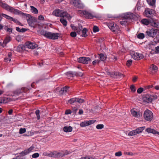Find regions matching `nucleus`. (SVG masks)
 <instances>
[{
  "instance_id": "37998d69",
  "label": "nucleus",
  "mask_w": 159,
  "mask_h": 159,
  "mask_svg": "<svg viewBox=\"0 0 159 159\" xmlns=\"http://www.w3.org/2000/svg\"><path fill=\"white\" fill-rule=\"evenodd\" d=\"M75 102H76V98H73L68 101L69 103L70 104L73 103Z\"/></svg>"
},
{
  "instance_id": "49530a36",
  "label": "nucleus",
  "mask_w": 159,
  "mask_h": 159,
  "mask_svg": "<svg viewBox=\"0 0 159 159\" xmlns=\"http://www.w3.org/2000/svg\"><path fill=\"white\" fill-rule=\"evenodd\" d=\"M80 126L83 127L88 126L87 121H84L81 122L80 124Z\"/></svg>"
},
{
  "instance_id": "3c124183",
  "label": "nucleus",
  "mask_w": 159,
  "mask_h": 159,
  "mask_svg": "<svg viewBox=\"0 0 159 159\" xmlns=\"http://www.w3.org/2000/svg\"><path fill=\"white\" fill-rule=\"evenodd\" d=\"M103 127L104 125L103 124H98L96 126L97 129H102L103 128Z\"/></svg>"
},
{
  "instance_id": "aec40b11",
  "label": "nucleus",
  "mask_w": 159,
  "mask_h": 159,
  "mask_svg": "<svg viewBox=\"0 0 159 159\" xmlns=\"http://www.w3.org/2000/svg\"><path fill=\"white\" fill-rule=\"evenodd\" d=\"M150 24L152 26L154 27H159V22H157L156 20H154L152 18H151V19L150 20Z\"/></svg>"
},
{
  "instance_id": "2eb2a0df",
  "label": "nucleus",
  "mask_w": 159,
  "mask_h": 159,
  "mask_svg": "<svg viewBox=\"0 0 159 159\" xmlns=\"http://www.w3.org/2000/svg\"><path fill=\"white\" fill-rule=\"evenodd\" d=\"M40 34L41 35L44 36L45 37L51 39L52 33L42 30L40 31Z\"/></svg>"
},
{
  "instance_id": "a19ab883",
  "label": "nucleus",
  "mask_w": 159,
  "mask_h": 159,
  "mask_svg": "<svg viewBox=\"0 0 159 159\" xmlns=\"http://www.w3.org/2000/svg\"><path fill=\"white\" fill-rule=\"evenodd\" d=\"M57 157H62L66 155L67 154H66L65 153H64L63 152H57Z\"/></svg>"
},
{
  "instance_id": "cd10ccee",
  "label": "nucleus",
  "mask_w": 159,
  "mask_h": 159,
  "mask_svg": "<svg viewBox=\"0 0 159 159\" xmlns=\"http://www.w3.org/2000/svg\"><path fill=\"white\" fill-rule=\"evenodd\" d=\"M73 75H74V73H72L71 72H67L66 73V75L68 78L71 80H72L73 79Z\"/></svg>"
},
{
  "instance_id": "9d476101",
  "label": "nucleus",
  "mask_w": 159,
  "mask_h": 159,
  "mask_svg": "<svg viewBox=\"0 0 159 159\" xmlns=\"http://www.w3.org/2000/svg\"><path fill=\"white\" fill-rule=\"evenodd\" d=\"M145 128V126L139 127L134 130H133L129 132L128 134V135L129 136H131L140 133Z\"/></svg>"
},
{
  "instance_id": "ea45409f",
  "label": "nucleus",
  "mask_w": 159,
  "mask_h": 159,
  "mask_svg": "<svg viewBox=\"0 0 159 159\" xmlns=\"http://www.w3.org/2000/svg\"><path fill=\"white\" fill-rule=\"evenodd\" d=\"M7 102L6 98L5 97H2L0 98V104L5 103Z\"/></svg>"
},
{
  "instance_id": "4d7b16f0",
  "label": "nucleus",
  "mask_w": 159,
  "mask_h": 159,
  "mask_svg": "<svg viewBox=\"0 0 159 159\" xmlns=\"http://www.w3.org/2000/svg\"><path fill=\"white\" fill-rule=\"evenodd\" d=\"M76 33L75 32H72L70 33V35L72 37H75L76 36Z\"/></svg>"
},
{
  "instance_id": "de8ad7c7",
  "label": "nucleus",
  "mask_w": 159,
  "mask_h": 159,
  "mask_svg": "<svg viewBox=\"0 0 159 159\" xmlns=\"http://www.w3.org/2000/svg\"><path fill=\"white\" fill-rule=\"evenodd\" d=\"M150 68L152 70H154L155 71L157 70V67L153 64H152L151 65Z\"/></svg>"
},
{
  "instance_id": "680f3d73",
  "label": "nucleus",
  "mask_w": 159,
  "mask_h": 159,
  "mask_svg": "<svg viewBox=\"0 0 159 159\" xmlns=\"http://www.w3.org/2000/svg\"><path fill=\"white\" fill-rule=\"evenodd\" d=\"M43 156H46L49 157L50 153L47 152H43Z\"/></svg>"
},
{
  "instance_id": "8fccbe9b",
  "label": "nucleus",
  "mask_w": 159,
  "mask_h": 159,
  "mask_svg": "<svg viewBox=\"0 0 159 159\" xmlns=\"http://www.w3.org/2000/svg\"><path fill=\"white\" fill-rule=\"evenodd\" d=\"M26 131V129L25 128H21L19 129V133L20 134H22L25 133Z\"/></svg>"
},
{
  "instance_id": "6ab92c4d",
  "label": "nucleus",
  "mask_w": 159,
  "mask_h": 159,
  "mask_svg": "<svg viewBox=\"0 0 159 159\" xmlns=\"http://www.w3.org/2000/svg\"><path fill=\"white\" fill-rule=\"evenodd\" d=\"M131 112L132 116L136 117H139L141 115V113L140 112L136 111L134 109L131 110Z\"/></svg>"
},
{
  "instance_id": "5701e85b",
  "label": "nucleus",
  "mask_w": 159,
  "mask_h": 159,
  "mask_svg": "<svg viewBox=\"0 0 159 159\" xmlns=\"http://www.w3.org/2000/svg\"><path fill=\"white\" fill-rule=\"evenodd\" d=\"M141 22L143 25H148L150 23V20H149L146 19H143L141 21Z\"/></svg>"
},
{
  "instance_id": "f704fd0d",
  "label": "nucleus",
  "mask_w": 159,
  "mask_h": 159,
  "mask_svg": "<svg viewBox=\"0 0 159 159\" xmlns=\"http://www.w3.org/2000/svg\"><path fill=\"white\" fill-rule=\"evenodd\" d=\"M87 31V30L86 28H84V29H83L82 31V34L81 35V36L82 37H87L88 35L86 34Z\"/></svg>"
},
{
  "instance_id": "2f4dec72",
  "label": "nucleus",
  "mask_w": 159,
  "mask_h": 159,
  "mask_svg": "<svg viewBox=\"0 0 159 159\" xmlns=\"http://www.w3.org/2000/svg\"><path fill=\"white\" fill-rule=\"evenodd\" d=\"M82 26L80 25H79L76 29V32L78 34H80V32L82 31Z\"/></svg>"
},
{
  "instance_id": "f03ea898",
  "label": "nucleus",
  "mask_w": 159,
  "mask_h": 159,
  "mask_svg": "<svg viewBox=\"0 0 159 159\" xmlns=\"http://www.w3.org/2000/svg\"><path fill=\"white\" fill-rule=\"evenodd\" d=\"M142 99L144 102L149 103L157 99V96L156 94L150 95L148 94L144 95Z\"/></svg>"
},
{
  "instance_id": "bb28decb",
  "label": "nucleus",
  "mask_w": 159,
  "mask_h": 159,
  "mask_svg": "<svg viewBox=\"0 0 159 159\" xmlns=\"http://www.w3.org/2000/svg\"><path fill=\"white\" fill-rule=\"evenodd\" d=\"M11 40V37H7L5 39L3 43V46H5L6 44L9 42Z\"/></svg>"
},
{
  "instance_id": "e2e57ef3",
  "label": "nucleus",
  "mask_w": 159,
  "mask_h": 159,
  "mask_svg": "<svg viewBox=\"0 0 159 159\" xmlns=\"http://www.w3.org/2000/svg\"><path fill=\"white\" fill-rule=\"evenodd\" d=\"M72 113L71 111L70 110H67L66 111L65 114L68 115Z\"/></svg>"
},
{
  "instance_id": "a211bd4d",
  "label": "nucleus",
  "mask_w": 159,
  "mask_h": 159,
  "mask_svg": "<svg viewBox=\"0 0 159 159\" xmlns=\"http://www.w3.org/2000/svg\"><path fill=\"white\" fill-rule=\"evenodd\" d=\"M0 6L8 11H9L10 8L11 7L7 4L3 2L1 0H0Z\"/></svg>"
},
{
  "instance_id": "c03bdc74",
  "label": "nucleus",
  "mask_w": 159,
  "mask_h": 159,
  "mask_svg": "<svg viewBox=\"0 0 159 159\" xmlns=\"http://www.w3.org/2000/svg\"><path fill=\"white\" fill-rule=\"evenodd\" d=\"M74 75L76 76H82L83 75V73L82 72H74Z\"/></svg>"
},
{
  "instance_id": "ddd939ff",
  "label": "nucleus",
  "mask_w": 159,
  "mask_h": 159,
  "mask_svg": "<svg viewBox=\"0 0 159 159\" xmlns=\"http://www.w3.org/2000/svg\"><path fill=\"white\" fill-rule=\"evenodd\" d=\"M90 60V58L88 57H81L78 59L79 62L84 64H88Z\"/></svg>"
},
{
  "instance_id": "4468645a",
  "label": "nucleus",
  "mask_w": 159,
  "mask_h": 159,
  "mask_svg": "<svg viewBox=\"0 0 159 159\" xmlns=\"http://www.w3.org/2000/svg\"><path fill=\"white\" fill-rule=\"evenodd\" d=\"M132 57L135 60H138L143 59L144 57L142 54H139L137 52H134L131 55Z\"/></svg>"
},
{
  "instance_id": "4c0bfd02",
  "label": "nucleus",
  "mask_w": 159,
  "mask_h": 159,
  "mask_svg": "<svg viewBox=\"0 0 159 159\" xmlns=\"http://www.w3.org/2000/svg\"><path fill=\"white\" fill-rule=\"evenodd\" d=\"M24 48V47L23 45H19L17 47L16 50L18 52H21Z\"/></svg>"
},
{
  "instance_id": "423d86ee",
  "label": "nucleus",
  "mask_w": 159,
  "mask_h": 159,
  "mask_svg": "<svg viewBox=\"0 0 159 159\" xmlns=\"http://www.w3.org/2000/svg\"><path fill=\"white\" fill-rule=\"evenodd\" d=\"M155 13V11L154 10L147 8L145 9L143 14L145 16L151 19Z\"/></svg>"
},
{
  "instance_id": "09e8293b",
  "label": "nucleus",
  "mask_w": 159,
  "mask_h": 159,
  "mask_svg": "<svg viewBox=\"0 0 159 159\" xmlns=\"http://www.w3.org/2000/svg\"><path fill=\"white\" fill-rule=\"evenodd\" d=\"M76 102L81 103H84V100L83 99L76 98Z\"/></svg>"
},
{
  "instance_id": "58836bf2",
  "label": "nucleus",
  "mask_w": 159,
  "mask_h": 159,
  "mask_svg": "<svg viewBox=\"0 0 159 159\" xmlns=\"http://www.w3.org/2000/svg\"><path fill=\"white\" fill-rule=\"evenodd\" d=\"M60 21L64 26H66L67 25V21L66 20L63 18H61L60 19Z\"/></svg>"
},
{
  "instance_id": "c9c22d12",
  "label": "nucleus",
  "mask_w": 159,
  "mask_h": 159,
  "mask_svg": "<svg viewBox=\"0 0 159 159\" xmlns=\"http://www.w3.org/2000/svg\"><path fill=\"white\" fill-rule=\"evenodd\" d=\"M67 90H56L55 92L61 95H63L65 92H66Z\"/></svg>"
},
{
  "instance_id": "c756f323",
  "label": "nucleus",
  "mask_w": 159,
  "mask_h": 159,
  "mask_svg": "<svg viewBox=\"0 0 159 159\" xmlns=\"http://www.w3.org/2000/svg\"><path fill=\"white\" fill-rule=\"evenodd\" d=\"M100 57V59L101 60L104 61L106 60L107 57L105 54L101 53L99 55Z\"/></svg>"
},
{
  "instance_id": "e433bc0d",
  "label": "nucleus",
  "mask_w": 159,
  "mask_h": 159,
  "mask_svg": "<svg viewBox=\"0 0 159 159\" xmlns=\"http://www.w3.org/2000/svg\"><path fill=\"white\" fill-rule=\"evenodd\" d=\"M71 89L70 87L68 86H66L64 87L62 86L59 87L58 88H57V89Z\"/></svg>"
},
{
  "instance_id": "20e7f679",
  "label": "nucleus",
  "mask_w": 159,
  "mask_h": 159,
  "mask_svg": "<svg viewBox=\"0 0 159 159\" xmlns=\"http://www.w3.org/2000/svg\"><path fill=\"white\" fill-rule=\"evenodd\" d=\"M143 116L144 119L148 121H151L153 118L152 112L150 110L147 109L144 111Z\"/></svg>"
},
{
  "instance_id": "5fc2aeb1",
  "label": "nucleus",
  "mask_w": 159,
  "mask_h": 159,
  "mask_svg": "<svg viewBox=\"0 0 159 159\" xmlns=\"http://www.w3.org/2000/svg\"><path fill=\"white\" fill-rule=\"evenodd\" d=\"M99 28L98 27L96 26H94L93 28V31L94 32H96L99 31Z\"/></svg>"
},
{
  "instance_id": "69168bd1",
  "label": "nucleus",
  "mask_w": 159,
  "mask_h": 159,
  "mask_svg": "<svg viewBox=\"0 0 159 159\" xmlns=\"http://www.w3.org/2000/svg\"><path fill=\"white\" fill-rule=\"evenodd\" d=\"M78 110V108L77 107H74L72 108V110L75 114L76 113V111Z\"/></svg>"
},
{
  "instance_id": "774afa93",
  "label": "nucleus",
  "mask_w": 159,
  "mask_h": 159,
  "mask_svg": "<svg viewBox=\"0 0 159 159\" xmlns=\"http://www.w3.org/2000/svg\"><path fill=\"white\" fill-rule=\"evenodd\" d=\"M38 19L40 20H44V17L42 15H40L38 17Z\"/></svg>"
},
{
  "instance_id": "473e14b6",
  "label": "nucleus",
  "mask_w": 159,
  "mask_h": 159,
  "mask_svg": "<svg viewBox=\"0 0 159 159\" xmlns=\"http://www.w3.org/2000/svg\"><path fill=\"white\" fill-rule=\"evenodd\" d=\"M147 1L150 5L152 6H155L156 0H147Z\"/></svg>"
},
{
  "instance_id": "39448f33",
  "label": "nucleus",
  "mask_w": 159,
  "mask_h": 159,
  "mask_svg": "<svg viewBox=\"0 0 159 159\" xmlns=\"http://www.w3.org/2000/svg\"><path fill=\"white\" fill-rule=\"evenodd\" d=\"M77 13L87 19H91L95 17L92 13L86 10H78Z\"/></svg>"
},
{
  "instance_id": "b1692460",
  "label": "nucleus",
  "mask_w": 159,
  "mask_h": 159,
  "mask_svg": "<svg viewBox=\"0 0 159 159\" xmlns=\"http://www.w3.org/2000/svg\"><path fill=\"white\" fill-rule=\"evenodd\" d=\"M59 37V34L57 33H52L51 34V39H57Z\"/></svg>"
},
{
  "instance_id": "7ed1b4c3",
  "label": "nucleus",
  "mask_w": 159,
  "mask_h": 159,
  "mask_svg": "<svg viewBox=\"0 0 159 159\" xmlns=\"http://www.w3.org/2000/svg\"><path fill=\"white\" fill-rule=\"evenodd\" d=\"M135 16V15L133 13H128L125 15L122 20L120 22V23L122 25H126L128 24V20L133 19Z\"/></svg>"
},
{
  "instance_id": "393cba45",
  "label": "nucleus",
  "mask_w": 159,
  "mask_h": 159,
  "mask_svg": "<svg viewBox=\"0 0 159 159\" xmlns=\"http://www.w3.org/2000/svg\"><path fill=\"white\" fill-rule=\"evenodd\" d=\"M72 130V128L71 126H65L63 128V130L66 132H71Z\"/></svg>"
},
{
  "instance_id": "bf43d9fd",
  "label": "nucleus",
  "mask_w": 159,
  "mask_h": 159,
  "mask_svg": "<svg viewBox=\"0 0 159 159\" xmlns=\"http://www.w3.org/2000/svg\"><path fill=\"white\" fill-rule=\"evenodd\" d=\"M4 61L6 62H8L11 61V58L8 57H6L4 58Z\"/></svg>"
},
{
  "instance_id": "7c9ffc66",
  "label": "nucleus",
  "mask_w": 159,
  "mask_h": 159,
  "mask_svg": "<svg viewBox=\"0 0 159 159\" xmlns=\"http://www.w3.org/2000/svg\"><path fill=\"white\" fill-rule=\"evenodd\" d=\"M153 87V86L152 85L146 86H144L143 88L142 87H140L138 88L137 89H148L152 88Z\"/></svg>"
},
{
  "instance_id": "f257e3e1",
  "label": "nucleus",
  "mask_w": 159,
  "mask_h": 159,
  "mask_svg": "<svg viewBox=\"0 0 159 159\" xmlns=\"http://www.w3.org/2000/svg\"><path fill=\"white\" fill-rule=\"evenodd\" d=\"M34 147L32 146L29 148L22 151L19 153V155L18 156L14 158V159H25V158L23 157L32 152L33 150L34 149Z\"/></svg>"
},
{
  "instance_id": "1a4fd4ad",
  "label": "nucleus",
  "mask_w": 159,
  "mask_h": 159,
  "mask_svg": "<svg viewBox=\"0 0 159 159\" xmlns=\"http://www.w3.org/2000/svg\"><path fill=\"white\" fill-rule=\"evenodd\" d=\"M108 26L112 31L115 33H118L120 32L119 26L116 24L114 23H110L109 24Z\"/></svg>"
},
{
  "instance_id": "9b49d317",
  "label": "nucleus",
  "mask_w": 159,
  "mask_h": 159,
  "mask_svg": "<svg viewBox=\"0 0 159 159\" xmlns=\"http://www.w3.org/2000/svg\"><path fill=\"white\" fill-rule=\"evenodd\" d=\"M107 74L109 75L111 77L114 78H123L124 75L123 74L119 73L118 72H111L107 71Z\"/></svg>"
},
{
  "instance_id": "0eeeda50",
  "label": "nucleus",
  "mask_w": 159,
  "mask_h": 159,
  "mask_svg": "<svg viewBox=\"0 0 159 159\" xmlns=\"http://www.w3.org/2000/svg\"><path fill=\"white\" fill-rule=\"evenodd\" d=\"M25 16L28 24L31 27L35 28V21L34 20L33 17L30 15L25 14Z\"/></svg>"
},
{
  "instance_id": "052dcab7",
  "label": "nucleus",
  "mask_w": 159,
  "mask_h": 159,
  "mask_svg": "<svg viewBox=\"0 0 159 159\" xmlns=\"http://www.w3.org/2000/svg\"><path fill=\"white\" fill-rule=\"evenodd\" d=\"M122 155V153L121 152L119 151L116 152L115 153V155L117 157H120Z\"/></svg>"
},
{
  "instance_id": "412c9836",
  "label": "nucleus",
  "mask_w": 159,
  "mask_h": 159,
  "mask_svg": "<svg viewBox=\"0 0 159 159\" xmlns=\"http://www.w3.org/2000/svg\"><path fill=\"white\" fill-rule=\"evenodd\" d=\"M146 131L148 133H152L154 134H158L159 135V132L156 131L155 130L150 128H148L146 129Z\"/></svg>"
},
{
  "instance_id": "dca6fc26",
  "label": "nucleus",
  "mask_w": 159,
  "mask_h": 159,
  "mask_svg": "<svg viewBox=\"0 0 159 159\" xmlns=\"http://www.w3.org/2000/svg\"><path fill=\"white\" fill-rule=\"evenodd\" d=\"M25 44L27 48L31 49H34L38 47V45L37 44L30 42H26Z\"/></svg>"
},
{
  "instance_id": "a878e982",
  "label": "nucleus",
  "mask_w": 159,
  "mask_h": 159,
  "mask_svg": "<svg viewBox=\"0 0 159 159\" xmlns=\"http://www.w3.org/2000/svg\"><path fill=\"white\" fill-rule=\"evenodd\" d=\"M57 152L56 151L50 152L49 157H57Z\"/></svg>"
},
{
  "instance_id": "f3484780",
  "label": "nucleus",
  "mask_w": 159,
  "mask_h": 159,
  "mask_svg": "<svg viewBox=\"0 0 159 159\" xmlns=\"http://www.w3.org/2000/svg\"><path fill=\"white\" fill-rule=\"evenodd\" d=\"M9 11L11 12H13L16 14H21L22 16H25V13L22 12L21 11L17 9H15L12 7L10 8Z\"/></svg>"
},
{
  "instance_id": "a18cd8bd",
  "label": "nucleus",
  "mask_w": 159,
  "mask_h": 159,
  "mask_svg": "<svg viewBox=\"0 0 159 159\" xmlns=\"http://www.w3.org/2000/svg\"><path fill=\"white\" fill-rule=\"evenodd\" d=\"M1 15L2 16L6 18L7 19L9 20H11V19H12V17L8 15H7L6 14H2Z\"/></svg>"
},
{
  "instance_id": "0e129e2a",
  "label": "nucleus",
  "mask_w": 159,
  "mask_h": 159,
  "mask_svg": "<svg viewBox=\"0 0 159 159\" xmlns=\"http://www.w3.org/2000/svg\"><path fill=\"white\" fill-rule=\"evenodd\" d=\"M155 52L156 54L159 53V46H157L155 48Z\"/></svg>"
},
{
  "instance_id": "f8f14e48",
  "label": "nucleus",
  "mask_w": 159,
  "mask_h": 159,
  "mask_svg": "<svg viewBox=\"0 0 159 159\" xmlns=\"http://www.w3.org/2000/svg\"><path fill=\"white\" fill-rule=\"evenodd\" d=\"M70 4L78 8H81L82 5L79 0H70Z\"/></svg>"
},
{
  "instance_id": "6e6552de",
  "label": "nucleus",
  "mask_w": 159,
  "mask_h": 159,
  "mask_svg": "<svg viewBox=\"0 0 159 159\" xmlns=\"http://www.w3.org/2000/svg\"><path fill=\"white\" fill-rule=\"evenodd\" d=\"M157 29H151L147 30L146 32V35L152 38L155 37L158 33Z\"/></svg>"
},
{
  "instance_id": "13d9d810",
  "label": "nucleus",
  "mask_w": 159,
  "mask_h": 159,
  "mask_svg": "<svg viewBox=\"0 0 159 159\" xmlns=\"http://www.w3.org/2000/svg\"><path fill=\"white\" fill-rule=\"evenodd\" d=\"M5 29L6 30L7 32H8L10 33H11L12 31V28H8L7 26H6L5 28Z\"/></svg>"
},
{
  "instance_id": "338daca9",
  "label": "nucleus",
  "mask_w": 159,
  "mask_h": 159,
  "mask_svg": "<svg viewBox=\"0 0 159 159\" xmlns=\"http://www.w3.org/2000/svg\"><path fill=\"white\" fill-rule=\"evenodd\" d=\"M70 27L73 30H76L77 27L74 25L71 24L70 25Z\"/></svg>"
},
{
  "instance_id": "c85d7f7f",
  "label": "nucleus",
  "mask_w": 159,
  "mask_h": 159,
  "mask_svg": "<svg viewBox=\"0 0 159 159\" xmlns=\"http://www.w3.org/2000/svg\"><path fill=\"white\" fill-rule=\"evenodd\" d=\"M61 15L60 17H68L69 16H70V15L68 14V13L66 11H64L61 10Z\"/></svg>"
},
{
  "instance_id": "603ef678",
  "label": "nucleus",
  "mask_w": 159,
  "mask_h": 159,
  "mask_svg": "<svg viewBox=\"0 0 159 159\" xmlns=\"http://www.w3.org/2000/svg\"><path fill=\"white\" fill-rule=\"evenodd\" d=\"M96 121L95 120H89L87 121L88 125H90L94 123Z\"/></svg>"
},
{
  "instance_id": "6e6d98bb",
  "label": "nucleus",
  "mask_w": 159,
  "mask_h": 159,
  "mask_svg": "<svg viewBox=\"0 0 159 159\" xmlns=\"http://www.w3.org/2000/svg\"><path fill=\"white\" fill-rule=\"evenodd\" d=\"M132 62V60H128L126 62V65L127 66H129L131 65Z\"/></svg>"
},
{
  "instance_id": "72a5a7b5",
  "label": "nucleus",
  "mask_w": 159,
  "mask_h": 159,
  "mask_svg": "<svg viewBox=\"0 0 159 159\" xmlns=\"http://www.w3.org/2000/svg\"><path fill=\"white\" fill-rule=\"evenodd\" d=\"M32 12L34 14H37L38 13V10L35 7L33 6H30Z\"/></svg>"
},
{
  "instance_id": "79ce46f5",
  "label": "nucleus",
  "mask_w": 159,
  "mask_h": 159,
  "mask_svg": "<svg viewBox=\"0 0 159 159\" xmlns=\"http://www.w3.org/2000/svg\"><path fill=\"white\" fill-rule=\"evenodd\" d=\"M144 34L143 33H140L137 35V38L140 39H142L144 38Z\"/></svg>"
},
{
  "instance_id": "864d4df0",
  "label": "nucleus",
  "mask_w": 159,
  "mask_h": 159,
  "mask_svg": "<svg viewBox=\"0 0 159 159\" xmlns=\"http://www.w3.org/2000/svg\"><path fill=\"white\" fill-rule=\"evenodd\" d=\"M39 156L38 153H35L32 155V157L33 158H36L39 157Z\"/></svg>"
},
{
  "instance_id": "4be33fe9",
  "label": "nucleus",
  "mask_w": 159,
  "mask_h": 159,
  "mask_svg": "<svg viewBox=\"0 0 159 159\" xmlns=\"http://www.w3.org/2000/svg\"><path fill=\"white\" fill-rule=\"evenodd\" d=\"M61 10L59 9L57 10L54 11L53 12L52 14L53 15L56 16L60 17L61 15L60 14H61Z\"/></svg>"
}]
</instances>
